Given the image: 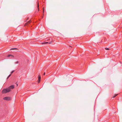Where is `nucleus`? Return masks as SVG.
Listing matches in <instances>:
<instances>
[{
  "label": "nucleus",
  "mask_w": 122,
  "mask_h": 122,
  "mask_svg": "<svg viewBox=\"0 0 122 122\" xmlns=\"http://www.w3.org/2000/svg\"><path fill=\"white\" fill-rule=\"evenodd\" d=\"M10 91V90L8 88L6 89H4L2 91V93H5L7 92H9Z\"/></svg>",
  "instance_id": "1"
},
{
  "label": "nucleus",
  "mask_w": 122,
  "mask_h": 122,
  "mask_svg": "<svg viewBox=\"0 0 122 122\" xmlns=\"http://www.w3.org/2000/svg\"><path fill=\"white\" fill-rule=\"evenodd\" d=\"M10 98L8 97H5L3 99L5 100L9 101L10 100Z\"/></svg>",
  "instance_id": "2"
},
{
  "label": "nucleus",
  "mask_w": 122,
  "mask_h": 122,
  "mask_svg": "<svg viewBox=\"0 0 122 122\" xmlns=\"http://www.w3.org/2000/svg\"><path fill=\"white\" fill-rule=\"evenodd\" d=\"M14 85H12L10 86L8 88L10 89H10H13L14 88Z\"/></svg>",
  "instance_id": "3"
},
{
  "label": "nucleus",
  "mask_w": 122,
  "mask_h": 122,
  "mask_svg": "<svg viewBox=\"0 0 122 122\" xmlns=\"http://www.w3.org/2000/svg\"><path fill=\"white\" fill-rule=\"evenodd\" d=\"M38 83H39L41 81V77L40 76V75H38Z\"/></svg>",
  "instance_id": "4"
},
{
  "label": "nucleus",
  "mask_w": 122,
  "mask_h": 122,
  "mask_svg": "<svg viewBox=\"0 0 122 122\" xmlns=\"http://www.w3.org/2000/svg\"><path fill=\"white\" fill-rule=\"evenodd\" d=\"M30 20L28 21L27 22L26 24H25V25H27L28 24H30Z\"/></svg>",
  "instance_id": "5"
},
{
  "label": "nucleus",
  "mask_w": 122,
  "mask_h": 122,
  "mask_svg": "<svg viewBox=\"0 0 122 122\" xmlns=\"http://www.w3.org/2000/svg\"><path fill=\"white\" fill-rule=\"evenodd\" d=\"M48 43V42H46L41 43L42 44H46Z\"/></svg>",
  "instance_id": "6"
},
{
  "label": "nucleus",
  "mask_w": 122,
  "mask_h": 122,
  "mask_svg": "<svg viewBox=\"0 0 122 122\" xmlns=\"http://www.w3.org/2000/svg\"><path fill=\"white\" fill-rule=\"evenodd\" d=\"M10 56H12L13 57V56L12 55H8V57H10Z\"/></svg>",
  "instance_id": "7"
},
{
  "label": "nucleus",
  "mask_w": 122,
  "mask_h": 122,
  "mask_svg": "<svg viewBox=\"0 0 122 122\" xmlns=\"http://www.w3.org/2000/svg\"><path fill=\"white\" fill-rule=\"evenodd\" d=\"M39 4H38L37 8H38V11H39Z\"/></svg>",
  "instance_id": "8"
},
{
  "label": "nucleus",
  "mask_w": 122,
  "mask_h": 122,
  "mask_svg": "<svg viewBox=\"0 0 122 122\" xmlns=\"http://www.w3.org/2000/svg\"><path fill=\"white\" fill-rule=\"evenodd\" d=\"M118 95V94H115V96H113V98H114L116 96Z\"/></svg>",
  "instance_id": "9"
},
{
  "label": "nucleus",
  "mask_w": 122,
  "mask_h": 122,
  "mask_svg": "<svg viewBox=\"0 0 122 122\" xmlns=\"http://www.w3.org/2000/svg\"><path fill=\"white\" fill-rule=\"evenodd\" d=\"M52 43V41H51V42H49V44H51Z\"/></svg>",
  "instance_id": "10"
},
{
  "label": "nucleus",
  "mask_w": 122,
  "mask_h": 122,
  "mask_svg": "<svg viewBox=\"0 0 122 122\" xmlns=\"http://www.w3.org/2000/svg\"><path fill=\"white\" fill-rule=\"evenodd\" d=\"M11 76V74L9 75V76H8L7 78H8L10 76Z\"/></svg>",
  "instance_id": "11"
},
{
  "label": "nucleus",
  "mask_w": 122,
  "mask_h": 122,
  "mask_svg": "<svg viewBox=\"0 0 122 122\" xmlns=\"http://www.w3.org/2000/svg\"><path fill=\"white\" fill-rule=\"evenodd\" d=\"M105 49L106 50H109V48H105Z\"/></svg>",
  "instance_id": "12"
},
{
  "label": "nucleus",
  "mask_w": 122,
  "mask_h": 122,
  "mask_svg": "<svg viewBox=\"0 0 122 122\" xmlns=\"http://www.w3.org/2000/svg\"><path fill=\"white\" fill-rule=\"evenodd\" d=\"M14 71H12L11 72V74H12L14 72Z\"/></svg>",
  "instance_id": "13"
},
{
  "label": "nucleus",
  "mask_w": 122,
  "mask_h": 122,
  "mask_svg": "<svg viewBox=\"0 0 122 122\" xmlns=\"http://www.w3.org/2000/svg\"><path fill=\"white\" fill-rule=\"evenodd\" d=\"M18 63H19V62L18 61H17L15 63L16 64H17Z\"/></svg>",
  "instance_id": "14"
},
{
  "label": "nucleus",
  "mask_w": 122,
  "mask_h": 122,
  "mask_svg": "<svg viewBox=\"0 0 122 122\" xmlns=\"http://www.w3.org/2000/svg\"><path fill=\"white\" fill-rule=\"evenodd\" d=\"M45 75V73L44 72V75Z\"/></svg>",
  "instance_id": "15"
},
{
  "label": "nucleus",
  "mask_w": 122,
  "mask_h": 122,
  "mask_svg": "<svg viewBox=\"0 0 122 122\" xmlns=\"http://www.w3.org/2000/svg\"><path fill=\"white\" fill-rule=\"evenodd\" d=\"M16 85H17V86H18V84H16Z\"/></svg>",
  "instance_id": "16"
},
{
  "label": "nucleus",
  "mask_w": 122,
  "mask_h": 122,
  "mask_svg": "<svg viewBox=\"0 0 122 122\" xmlns=\"http://www.w3.org/2000/svg\"><path fill=\"white\" fill-rule=\"evenodd\" d=\"M16 48H13V49H15Z\"/></svg>",
  "instance_id": "17"
}]
</instances>
